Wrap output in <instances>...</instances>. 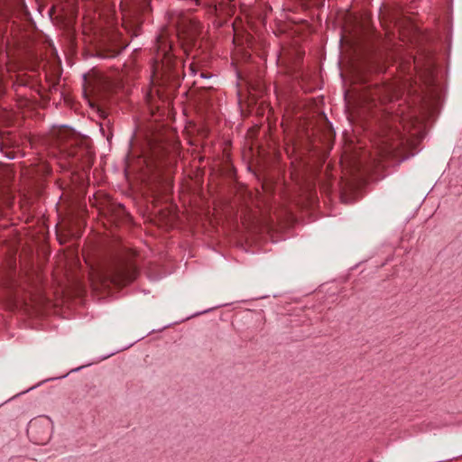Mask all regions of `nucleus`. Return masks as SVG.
I'll return each mask as SVG.
<instances>
[{"label": "nucleus", "mask_w": 462, "mask_h": 462, "mask_svg": "<svg viewBox=\"0 0 462 462\" xmlns=\"http://www.w3.org/2000/svg\"><path fill=\"white\" fill-rule=\"evenodd\" d=\"M52 432V421L48 417H40L32 420L27 428L29 438L39 445L49 441Z\"/></svg>", "instance_id": "f257e3e1"}, {"label": "nucleus", "mask_w": 462, "mask_h": 462, "mask_svg": "<svg viewBox=\"0 0 462 462\" xmlns=\"http://www.w3.org/2000/svg\"><path fill=\"white\" fill-rule=\"evenodd\" d=\"M396 147H397V145L394 144L393 143H391L389 138L383 137L381 140L380 151H381V153L383 156L391 155Z\"/></svg>", "instance_id": "7ed1b4c3"}, {"label": "nucleus", "mask_w": 462, "mask_h": 462, "mask_svg": "<svg viewBox=\"0 0 462 462\" xmlns=\"http://www.w3.org/2000/svg\"><path fill=\"white\" fill-rule=\"evenodd\" d=\"M100 278L104 281H110L116 285H125L133 280L132 274L124 266H117L100 274Z\"/></svg>", "instance_id": "f03ea898"}, {"label": "nucleus", "mask_w": 462, "mask_h": 462, "mask_svg": "<svg viewBox=\"0 0 462 462\" xmlns=\"http://www.w3.org/2000/svg\"><path fill=\"white\" fill-rule=\"evenodd\" d=\"M135 1H136V3L141 5L142 9L146 8V6L148 5V2H149V0H135Z\"/></svg>", "instance_id": "20e7f679"}]
</instances>
